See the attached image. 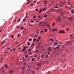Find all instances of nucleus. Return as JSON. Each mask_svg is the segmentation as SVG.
Here are the masks:
<instances>
[{
	"mask_svg": "<svg viewBox=\"0 0 74 74\" xmlns=\"http://www.w3.org/2000/svg\"><path fill=\"white\" fill-rule=\"evenodd\" d=\"M26 60L25 59L24 60H23V62H25V61Z\"/></svg>",
	"mask_w": 74,
	"mask_h": 74,
	"instance_id": "obj_33",
	"label": "nucleus"
},
{
	"mask_svg": "<svg viewBox=\"0 0 74 74\" xmlns=\"http://www.w3.org/2000/svg\"><path fill=\"white\" fill-rule=\"evenodd\" d=\"M29 41H32V39H31V38H29Z\"/></svg>",
	"mask_w": 74,
	"mask_h": 74,
	"instance_id": "obj_12",
	"label": "nucleus"
},
{
	"mask_svg": "<svg viewBox=\"0 0 74 74\" xmlns=\"http://www.w3.org/2000/svg\"><path fill=\"white\" fill-rule=\"evenodd\" d=\"M45 10H46V8H43V9L42 10V11H45Z\"/></svg>",
	"mask_w": 74,
	"mask_h": 74,
	"instance_id": "obj_8",
	"label": "nucleus"
},
{
	"mask_svg": "<svg viewBox=\"0 0 74 74\" xmlns=\"http://www.w3.org/2000/svg\"><path fill=\"white\" fill-rule=\"evenodd\" d=\"M73 20H74V16L73 17Z\"/></svg>",
	"mask_w": 74,
	"mask_h": 74,
	"instance_id": "obj_64",
	"label": "nucleus"
},
{
	"mask_svg": "<svg viewBox=\"0 0 74 74\" xmlns=\"http://www.w3.org/2000/svg\"><path fill=\"white\" fill-rule=\"evenodd\" d=\"M38 8H37L36 10V11H38Z\"/></svg>",
	"mask_w": 74,
	"mask_h": 74,
	"instance_id": "obj_42",
	"label": "nucleus"
},
{
	"mask_svg": "<svg viewBox=\"0 0 74 74\" xmlns=\"http://www.w3.org/2000/svg\"><path fill=\"white\" fill-rule=\"evenodd\" d=\"M58 33H66V32H64V31L63 30H60L58 32Z\"/></svg>",
	"mask_w": 74,
	"mask_h": 74,
	"instance_id": "obj_1",
	"label": "nucleus"
},
{
	"mask_svg": "<svg viewBox=\"0 0 74 74\" xmlns=\"http://www.w3.org/2000/svg\"><path fill=\"white\" fill-rule=\"evenodd\" d=\"M42 43H41L40 44V43H39V45H42Z\"/></svg>",
	"mask_w": 74,
	"mask_h": 74,
	"instance_id": "obj_47",
	"label": "nucleus"
},
{
	"mask_svg": "<svg viewBox=\"0 0 74 74\" xmlns=\"http://www.w3.org/2000/svg\"><path fill=\"white\" fill-rule=\"evenodd\" d=\"M52 40V38H50V41H51V40Z\"/></svg>",
	"mask_w": 74,
	"mask_h": 74,
	"instance_id": "obj_63",
	"label": "nucleus"
},
{
	"mask_svg": "<svg viewBox=\"0 0 74 74\" xmlns=\"http://www.w3.org/2000/svg\"><path fill=\"white\" fill-rule=\"evenodd\" d=\"M36 41H37V42H38V41H39V40H36Z\"/></svg>",
	"mask_w": 74,
	"mask_h": 74,
	"instance_id": "obj_41",
	"label": "nucleus"
},
{
	"mask_svg": "<svg viewBox=\"0 0 74 74\" xmlns=\"http://www.w3.org/2000/svg\"><path fill=\"white\" fill-rule=\"evenodd\" d=\"M28 51H29V52H30V51H31V49H28Z\"/></svg>",
	"mask_w": 74,
	"mask_h": 74,
	"instance_id": "obj_29",
	"label": "nucleus"
},
{
	"mask_svg": "<svg viewBox=\"0 0 74 74\" xmlns=\"http://www.w3.org/2000/svg\"><path fill=\"white\" fill-rule=\"evenodd\" d=\"M59 6L60 7H62V5H60Z\"/></svg>",
	"mask_w": 74,
	"mask_h": 74,
	"instance_id": "obj_36",
	"label": "nucleus"
},
{
	"mask_svg": "<svg viewBox=\"0 0 74 74\" xmlns=\"http://www.w3.org/2000/svg\"><path fill=\"white\" fill-rule=\"evenodd\" d=\"M66 30H67V31H69V29L68 28H67L66 29Z\"/></svg>",
	"mask_w": 74,
	"mask_h": 74,
	"instance_id": "obj_39",
	"label": "nucleus"
},
{
	"mask_svg": "<svg viewBox=\"0 0 74 74\" xmlns=\"http://www.w3.org/2000/svg\"><path fill=\"white\" fill-rule=\"evenodd\" d=\"M32 61H34V58H33V59H32Z\"/></svg>",
	"mask_w": 74,
	"mask_h": 74,
	"instance_id": "obj_28",
	"label": "nucleus"
},
{
	"mask_svg": "<svg viewBox=\"0 0 74 74\" xmlns=\"http://www.w3.org/2000/svg\"><path fill=\"white\" fill-rule=\"evenodd\" d=\"M32 2V1H30L29 2H28V4H29L30 3H31Z\"/></svg>",
	"mask_w": 74,
	"mask_h": 74,
	"instance_id": "obj_25",
	"label": "nucleus"
},
{
	"mask_svg": "<svg viewBox=\"0 0 74 74\" xmlns=\"http://www.w3.org/2000/svg\"><path fill=\"white\" fill-rule=\"evenodd\" d=\"M32 55V53H31L29 54V55Z\"/></svg>",
	"mask_w": 74,
	"mask_h": 74,
	"instance_id": "obj_45",
	"label": "nucleus"
},
{
	"mask_svg": "<svg viewBox=\"0 0 74 74\" xmlns=\"http://www.w3.org/2000/svg\"><path fill=\"white\" fill-rule=\"evenodd\" d=\"M21 21V19H19L18 20V22H19V21Z\"/></svg>",
	"mask_w": 74,
	"mask_h": 74,
	"instance_id": "obj_59",
	"label": "nucleus"
},
{
	"mask_svg": "<svg viewBox=\"0 0 74 74\" xmlns=\"http://www.w3.org/2000/svg\"><path fill=\"white\" fill-rule=\"evenodd\" d=\"M35 37H38V35H36L34 36Z\"/></svg>",
	"mask_w": 74,
	"mask_h": 74,
	"instance_id": "obj_32",
	"label": "nucleus"
},
{
	"mask_svg": "<svg viewBox=\"0 0 74 74\" xmlns=\"http://www.w3.org/2000/svg\"><path fill=\"white\" fill-rule=\"evenodd\" d=\"M55 8H58V7L57 6H56L55 7Z\"/></svg>",
	"mask_w": 74,
	"mask_h": 74,
	"instance_id": "obj_34",
	"label": "nucleus"
},
{
	"mask_svg": "<svg viewBox=\"0 0 74 74\" xmlns=\"http://www.w3.org/2000/svg\"><path fill=\"white\" fill-rule=\"evenodd\" d=\"M73 34H71L70 35V38H71V37H72V36H73Z\"/></svg>",
	"mask_w": 74,
	"mask_h": 74,
	"instance_id": "obj_9",
	"label": "nucleus"
},
{
	"mask_svg": "<svg viewBox=\"0 0 74 74\" xmlns=\"http://www.w3.org/2000/svg\"><path fill=\"white\" fill-rule=\"evenodd\" d=\"M30 67V65H29V66L27 67V68H29V67Z\"/></svg>",
	"mask_w": 74,
	"mask_h": 74,
	"instance_id": "obj_46",
	"label": "nucleus"
},
{
	"mask_svg": "<svg viewBox=\"0 0 74 74\" xmlns=\"http://www.w3.org/2000/svg\"><path fill=\"white\" fill-rule=\"evenodd\" d=\"M38 18H42V17H41L39 16H38Z\"/></svg>",
	"mask_w": 74,
	"mask_h": 74,
	"instance_id": "obj_14",
	"label": "nucleus"
},
{
	"mask_svg": "<svg viewBox=\"0 0 74 74\" xmlns=\"http://www.w3.org/2000/svg\"><path fill=\"white\" fill-rule=\"evenodd\" d=\"M69 10H71V7H70L69 8Z\"/></svg>",
	"mask_w": 74,
	"mask_h": 74,
	"instance_id": "obj_50",
	"label": "nucleus"
},
{
	"mask_svg": "<svg viewBox=\"0 0 74 74\" xmlns=\"http://www.w3.org/2000/svg\"><path fill=\"white\" fill-rule=\"evenodd\" d=\"M24 29V28H23V27H21L20 28V29H22V30H23V29Z\"/></svg>",
	"mask_w": 74,
	"mask_h": 74,
	"instance_id": "obj_22",
	"label": "nucleus"
},
{
	"mask_svg": "<svg viewBox=\"0 0 74 74\" xmlns=\"http://www.w3.org/2000/svg\"><path fill=\"white\" fill-rule=\"evenodd\" d=\"M71 11L72 12V14H74V10L73 9L72 10H71Z\"/></svg>",
	"mask_w": 74,
	"mask_h": 74,
	"instance_id": "obj_4",
	"label": "nucleus"
},
{
	"mask_svg": "<svg viewBox=\"0 0 74 74\" xmlns=\"http://www.w3.org/2000/svg\"><path fill=\"white\" fill-rule=\"evenodd\" d=\"M59 44H61V43H62V42H59Z\"/></svg>",
	"mask_w": 74,
	"mask_h": 74,
	"instance_id": "obj_40",
	"label": "nucleus"
},
{
	"mask_svg": "<svg viewBox=\"0 0 74 74\" xmlns=\"http://www.w3.org/2000/svg\"><path fill=\"white\" fill-rule=\"evenodd\" d=\"M29 26H32V25H29Z\"/></svg>",
	"mask_w": 74,
	"mask_h": 74,
	"instance_id": "obj_53",
	"label": "nucleus"
},
{
	"mask_svg": "<svg viewBox=\"0 0 74 74\" xmlns=\"http://www.w3.org/2000/svg\"><path fill=\"white\" fill-rule=\"evenodd\" d=\"M37 17V16L36 15L34 16L33 18H36Z\"/></svg>",
	"mask_w": 74,
	"mask_h": 74,
	"instance_id": "obj_17",
	"label": "nucleus"
},
{
	"mask_svg": "<svg viewBox=\"0 0 74 74\" xmlns=\"http://www.w3.org/2000/svg\"><path fill=\"white\" fill-rule=\"evenodd\" d=\"M48 3V2L47 1H45V4H47Z\"/></svg>",
	"mask_w": 74,
	"mask_h": 74,
	"instance_id": "obj_10",
	"label": "nucleus"
},
{
	"mask_svg": "<svg viewBox=\"0 0 74 74\" xmlns=\"http://www.w3.org/2000/svg\"><path fill=\"white\" fill-rule=\"evenodd\" d=\"M44 30H45V32H47V31H48V29H44Z\"/></svg>",
	"mask_w": 74,
	"mask_h": 74,
	"instance_id": "obj_18",
	"label": "nucleus"
},
{
	"mask_svg": "<svg viewBox=\"0 0 74 74\" xmlns=\"http://www.w3.org/2000/svg\"><path fill=\"white\" fill-rule=\"evenodd\" d=\"M68 5H69V2H68Z\"/></svg>",
	"mask_w": 74,
	"mask_h": 74,
	"instance_id": "obj_58",
	"label": "nucleus"
},
{
	"mask_svg": "<svg viewBox=\"0 0 74 74\" xmlns=\"http://www.w3.org/2000/svg\"><path fill=\"white\" fill-rule=\"evenodd\" d=\"M68 44H70V42H68Z\"/></svg>",
	"mask_w": 74,
	"mask_h": 74,
	"instance_id": "obj_60",
	"label": "nucleus"
},
{
	"mask_svg": "<svg viewBox=\"0 0 74 74\" xmlns=\"http://www.w3.org/2000/svg\"><path fill=\"white\" fill-rule=\"evenodd\" d=\"M44 56V55L43 54H42V56H41V58H43Z\"/></svg>",
	"mask_w": 74,
	"mask_h": 74,
	"instance_id": "obj_21",
	"label": "nucleus"
},
{
	"mask_svg": "<svg viewBox=\"0 0 74 74\" xmlns=\"http://www.w3.org/2000/svg\"><path fill=\"white\" fill-rule=\"evenodd\" d=\"M25 56L26 58H27V56H28L27 55H25Z\"/></svg>",
	"mask_w": 74,
	"mask_h": 74,
	"instance_id": "obj_37",
	"label": "nucleus"
},
{
	"mask_svg": "<svg viewBox=\"0 0 74 74\" xmlns=\"http://www.w3.org/2000/svg\"><path fill=\"white\" fill-rule=\"evenodd\" d=\"M51 12H53V10L52 9L51 10Z\"/></svg>",
	"mask_w": 74,
	"mask_h": 74,
	"instance_id": "obj_43",
	"label": "nucleus"
},
{
	"mask_svg": "<svg viewBox=\"0 0 74 74\" xmlns=\"http://www.w3.org/2000/svg\"><path fill=\"white\" fill-rule=\"evenodd\" d=\"M8 67V66H7V65H6L5 66V68H7Z\"/></svg>",
	"mask_w": 74,
	"mask_h": 74,
	"instance_id": "obj_27",
	"label": "nucleus"
},
{
	"mask_svg": "<svg viewBox=\"0 0 74 74\" xmlns=\"http://www.w3.org/2000/svg\"><path fill=\"white\" fill-rule=\"evenodd\" d=\"M5 42V41H4L3 42L1 43L2 44H3V43H4Z\"/></svg>",
	"mask_w": 74,
	"mask_h": 74,
	"instance_id": "obj_49",
	"label": "nucleus"
},
{
	"mask_svg": "<svg viewBox=\"0 0 74 74\" xmlns=\"http://www.w3.org/2000/svg\"><path fill=\"white\" fill-rule=\"evenodd\" d=\"M18 43H19V42H16V43L17 44V45L18 44Z\"/></svg>",
	"mask_w": 74,
	"mask_h": 74,
	"instance_id": "obj_54",
	"label": "nucleus"
},
{
	"mask_svg": "<svg viewBox=\"0 0 74 74\" xmlns=\"http://www.w3.org/2000/svg\"><path fill=\"white\" fill-rule=\"evenodd\" d=\"M42 11V10L41 9L39 11V13H41V12Z\"/></svg>",
	"mask_w": 74,
	"mask_h": 74,
	"instance_id": "obj_23",
	"label": "nucleus"
},
{
	"mask_svg": "<svg viewBox=\"0 0 74 74\" xmlns=\"http://www.w3.org/2000/svg\"><path fill=\"white\" fill-rule=\"evenodd\" d=\"M51 3H53V2H55L53 1H51Z\"/></svg>",
	"mask_w": 74,
	"mask_h": 74,
	"instance_id": "obj_56",
	"label": "nucleus"
},
{
	"mask_svg": "<svg viewBox=\"0 0 74 74\" xmlns=\"http://www.w3.org/2000/svg\"><path fill=\"white\" fill-rule=\"evenodd\" d=\"M15 50H16V49L14 48L12 50V51H15Z\"/></svg>",
	"mask_w": 74,
	"mask_h": 74,
	"instance_id": "obj_26",
	"label": "nucleus"
},
{
	"mask_svg": "<svg viewBox=\"0 0 74 74\" xmlns=\"http://www.w3.org/2000/svg\"><path fill=\"white\" fill-rule=\"evenodd\" d=\"M33 46V45L32 44V45H31V47H32V46Z\"/></svg>",
	"mask_w": 74,
	"mask_h": 74,
	"instance_id": "obj_62",
	"label": "nucleus"
},
{
	"mask_svg": "<svg viewBox=\"0 0 74 74\" xmlns=\"http://www.w3.org/2000/svg\"><path fill=\"white\" fill-rule=\"evenodd\" d=\"M60 45H58L56 47L54 48V49H60Z\"/></svg>",
	"mask_w": 74,
	"mask_h": 74,
	"instance_id": "obj_2",
	"label": "nucleus"
},
{
	"mask_svg": "<svg viewBox=\"0 0 74 74\" xmlns=\"http://www.w3.org/2000/svg\"><path fill=\"white\" fill-rule=\"evenodd\" d=\"M55 25V23L54 22L53 24V26H54Z\"/></svg>",
	"mask_w": 74,
	"mask_h": 74,
	"instance_id": "obj_11",
	"label": "nucleus"
},
{
	"mask_svg": "<svg viewBox=\"0 0 74 74\" xmlns=\"http://www.w3.org/2000/svg\"><path fill=\"white\" fill-rule=\"evenodd\" d=\"M23 52H25V49H23Z\"/></svg>",
	"mask_w": 74,
	"mask_h": 74,
	"instance_id": "obj_35",
	"label": "nucleus"
},
{
	"mask_svg": "<svg viewBox=\"0 0 74 74\" xmlns=\"http://www.w3.org/2000/svg\"><path fill=\"white\" fill-rule=\"evenodd\" d=\"M21 70H25V68L23 67H22L21 68Z\"/></svg>",
	"mask_w": 74,
	"mask_h": 74,
	"instance_id": "obj_3",
	"label": "nucleus"
},
{
	"mask_svg": "<svg viewBox=\"0 0 74 74\" xmlns=\"http://www.w3.org/2000/svg\"><path fill=\"white\" fill-rule=\"evenodd\" d=\"M44 32V31H41V33H43Z\"/></svg>",
	"mask_w": 74,
	"mask_h": 74,
	"instance_id": "obj_44",
	"label": "nucleus"
},
{
	"mask_svg": "<svg viewBox=\"0 0 74 74\" xmlns=\"http://www.w3.org/2000/svg\"><path fill=\"white\" fill-rule=\"evenodd\" d=\"M19 37V34H18V35L17 36V37Z\"/></svg>",
	"mask_w": 74,
	"mask_h": 74,
	"instance_id": "obj_31",
	"label": "nucleus"
},
{
	"mask_svg": "<svg viewBox=\"0 0 74 74\" xmlns=\"http://www.w3.org/2000/svg\"><path fill=\"white\" fill-rule=\"evenodd\" d=\"M44 17L45 18H46V17H47V15H46V14L44 16Z\"/></svg>",
	"mask_w": 74,
	"mask_h": 74,
	"instance_id": "obj_24",
	"label": "nucleus"
},
{
	"mask_svg": "<svg viewBox=\"0 0 74 74\" xmlns=\"http://www.w3.org/2000/svg\"><path fill=\"white\" fill-rule=\"evenodd\" d=\"M10 72L11 73H13V70H12L11 71H10Z\"/></svg>",
	"mask_w": 74,
	"mask_h": 74,
	"instance_id": "obj_20",
	"label": "nucleus"
},
{
	"mask_svg": "<svg viewBox=\"0 0 74 74\" xmlns=\"http://www.w3.org/2000/svg\"><path fill=\"white\" fill-rule=\"evenodd\" d=\"M48 50L49 51V52H51V49L50 48H49L48 49Z\"/></svg>",
	"mask_w": 74,
	"mask_h": 74,
	"instance_id": "obj_15",
	"label": "nucleus"
},
{
	"mask_svg": "<svg viewBox=\"0 0 74 74\" xmlns=\"http://www.w3.org/2000/svg\"><path fill=\"white\" fill-rule=\"evenodd\" d=\"M68 19H69V20H70V21H71V20H72V19H73V18H68Z\"/></svg>",
	"mask_w": 74,
	"mask_h": 74,
	"instance_id": "obj_5",
	"label": "nucleus"
},
{
	"mask_svg": "<svg viewBox=\"0 0 74 74\" xmlns=\"http://www.w3.org/2000/svg\"><path fill=\"white\" fill-rule=\"evenodd\" d=\"M41 38V37H39V40H40Z\"/></svg>",
	"mask_w": 74,
	"mask_h": 74,
	"instance_id": "obj_48",
	"label": "nucleus"
},
{
	"mask_svg": "<svg viewBox=\"0 0 74 74\" xmlns=\"http://www.w3.org/2000/svg\"><path fill=\"white\" fill-rule=\"evenodd\" d=\"M32 73H33L34 74V72H32Z\"/></svg>",
	"mask_w": 74,
	"mask_h": 74,
	"instance_id": "obj_61",
	"label": "nucleus"
},
{
	"mask_svg": "<svg viewBox=\"0 0 74 74\" xmlns=\"http://www.w3.org/2000/svg\"><path fill=\"white\" fill-rule=\"evenodd\" d=\"M54 44H56L57 45L58 44V43L57 42H54Z\"/></svg>",
	"mask_w": 74,
	"mask_h": 74,
	"instance_id": "obj_16",
	"label": "nucleus"
},
{
	"mask_svg": "<svg viewBox=\"0 0 74 74\" xmlns=\"http://www.w3.org/2000/svg\"><path fill=\"white\" fill-rule=\"evenodd\" d=\"M47 54H49V55H50V53L49 52Z\"/></svg>",
	"mask_w": 74,
	"mask_h": 74,
	"instance_id": "obj_52",
	"label": "nucleus"
},
{
	"mask_svg": "<svg viewBox=\"0 0 74 74\" xmlns=\"http://www.w3.org/2000/svg\"><path fill=\"white\" fill-rule=\"evenodd\" d=\"M31 23H34V22L33 21H31V22H30Z\"/></svg>",
	"mask_w": 74,
	"mask_h": 74,
	"instance_id": "obj_51",
	"label": "nucleus"
},
{
	"mask_svg": "<svg viewBox=\"0 0 74 74\" xmlns=\"http://www.w3.org/2000/svg\"><path fill=\"white\" fill-rule=\"evenodd\" d=\"M27 44L29 45H30V44L29 43V42H28L27 43Z\"/></svg>",
	"mask_w": 74,
	"mask_h": 74,
	"instance_id": "obj_13",
	"label": "nucleus"
},
{
	"mask_svg": "<svg viewBox=\"0 0 74 74\" xmlns=\"http://www.w3.org/2000/svg\"><path fill=\"white\" fill-rule=\"evenodd\" d=\"M23 21L24 22H25V18H24L23 20Z\"/></svg>",
	"mask_w": 74,
	"mask_h": 74,
	"instance_id": "obj_38",
	"label": "nucleus"
},
{
	"mask_svg": "<svg viewBox=\"0 0 74 74\" xmlns=\"http://www.w3.org/2000/svg\"><path fill=\"white\" fill-rule=\"evenodd\" d=\"M42 22H39V23H40V24H41V23Z\"/></svg>",
	"mask_w": 74,
	"mask_h": 74,
	"instance_id": "obj_57",
	"label": "nucleus"
},
{
	"mask_svg": "<svg viewBox=\"0 0 74 74\" xmlns=\"http://www.w3.org/2000/svg\"><path fill=\"white\" fill-rule=\"evenodd\" d=\"M57 31V29H54L53 30L52 32Z\"/></svg>",
	"mask_w": 74,
	"mask_h": 74,
	"instance_id": "obj_6",
	"label": "nucleus"
},
{
	"mask_svg": "<svg viewBox=\"0 0 74 74\" xmlns=\"http://www.w3.org/2000/svg\"><path fill=\"white\" fill-rule=\"evenodd\" d=\"M27 47L26 46H25L24 48V49H26V48Z\"/></svg>",
	"mask_w": 74,
	"mask_h": 74,
	"instance_id": "obj_30",
	"label": "nucleus"
},
{
	"mask_svg": "<svg viewBox=\"0 0 74 74\" xmlns=\"http://www.w3.org/2000/svg\"><path fill=\"white\" fill-rule=\"evenodd\" d=\"M36 22H37V23H38V22H39V21H36Z\"/></svg>",
	"mask_w": 74,
	"mask_h": 74,
	"instance_id": "obj_55",
	"label": "nucleus"
},
{
	"mask_svg": "<svg viewBox=\"0 0 74 74\" xmlns=\"http://www.w3.org/2000/svg\"><path fill=\"white\" fill-rule=\"evenodd\" d=\"M36 40V38H34L33 40V41L34 42H35V41Z\"/></svg>",
	"mask_w": 74,
	"mask_h": 74,
	"instance_id": "obj_19",
	"label": "nucleus"
},
{
	"mask_svg": "<svg viewBox=\"0 0 74 74\" xmlns=\"http://www.w3.org/2000/svg\"><path fill=\"white\" fill-rule=\"evenodd\" d=\"M48 57H49V56H48V55L47 54L45 56L46 58H48Z\"/></svg>",
	"mask_w": 74,
	"mask_h": 74,
	"instance_id": "obj_7",
	"label": "nucleus"
}]
</instances>
